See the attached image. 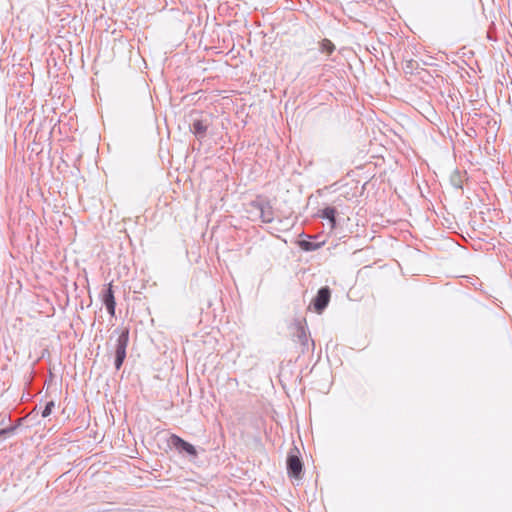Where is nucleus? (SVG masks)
<instances>
[{"label": "nucleus", "instance_id": "4", "mask_svg": "<svg viewBox=\"0 0 512 512\" xmlns=\"http://www.w3.org/2000/svg\"><path fill=\"white\" fill-rule=\"evenodd\" d=\"M331 297V291L328 287H322L312 301L316 312L321 313L328 305Z\"/></svg>", "mask_w": 512, "mask_h": 512}, {"label": "nucleus", "instance_id": "12", "mask_svg": "<svg viewBox=\"0 0 512 512\" xmlns=\"http://www.w3.org/2000/svg\"><path fill=\"white\" fill-rule=\"evenodd\" d=\"M15 429H16L15 426H10L7 428L0 429V440H4V439L8 438L9 436H11L14 433Z\"/></svg>", "mask_w": 512, "mask_h": 512}, {"label": "nucleus", "instance_id": "6", "mask_svg": "<svg viewBox=\"0 0 512 512\" xmlns=\"http://www.w3.org/2000/svg\"><path fill=\"white\" fill-rule=\"evenodd\" d=\"M303 469V464L297 455L289 454L287 458V471L290 477L295 479L300 478Z\"/></svg>", "mask_w": 512, "mask_h": 512}, {"label": "nucleus", "instance_id": "7", "mask_svg": "<svg viewBox=\"0 0 512 512\" xmlns=\"http://www.w3.org/2000/svg\"><path fill=\"white\" fill-rule=\"evenodd\" d=\"M336 214L337 211L334 207H325L319 213V216L323 219L328 220L330 229H334L336 227Z\"/></svg>", "mask_w": 512, "mask_h": 512}, {"label": "nucleus", "instance_id": "11", "mask_svg": "<svg viewBox=\"0 0 512 512\" xmlns=\"http://www.w3.org/2000/svg\"><path fill=\"white\" fill-rule=\"evenodd\" d=\"M335 50V45L328 39L322 40L320 44V51L327 54H332Z\"/></svg>", "mask_w": 512, "mask_h": 512}, {"label": "nucleus", "instance_id": "1", "mask_svg": "<svg viewBox=\"0 0 512 512\" xmlns=\"http://www.w3.org/2000/svg\"><path fill=\"white\" fill-rule=\"evenodd\" d=\"M129 343V329L125 328L118 334V338L115 346V368L118 370L121 368L125 358L126 349Z\"/></svg>", "mask_w": 512, "mask_h": 512}, {"label": "nucleus", "instance_id": "9", "mask_svg": "<svg viewBox=\"0 0 512 512\" xmlns=\"http://www.w3.org/2000/svg\"><path fill=\"white\" fill-rule=\"evenodd\" d=\"M323 243L324 242H314V241H311V240H301V241H299V246L304 251L310 252V251H315V250L319 249Z\"/></svg>", "mask_w": 512, "mask_h": 512}, {"label": "nucleus", "instance_id": "5", "mask_svg": "<svg viewBox=\"0 0 512 512\" xmlns=\"http://www.w3.org/2000/svg\"><path fill=\"white\" fill-rule=\"evenodd\" d=\"M210 124L211 121L208 118L194 119L190 125V130L198 140H203Z\"/></svg>", "mask_w": 512, "mask_h": 512}, {"label": "nucleus", "instance_id": "3", "mask_svg": "<svg viewBox=\"0 0 512 512\" xmlns=\"http://www.w3.org/2000/svg\"><path fill=\"white\" fill-rule=\"evenodd\" d=\"M168 443L173 448H175L179 453H186L191 457L197 456L196 448L176 434H172L170 436Z\"/></svg>", "mask_w": 512, "mask_h": 512}, {"label": "nucleus", "instance_id": "2", "mask_svg": "<svg viewBox=\"0 0 512 512\" xmlns=\"http://www.w3.org/2000/svg\"><path fill=\"white\" fill-rule=\"evenodd\" d=\"M251 206L255 209L262 222L271 223L273 221V209L268 201L257 199L251 202Z\"/></svg>", "mask_w": 512, "mask_h": 512}, {"label": "nucleus", "instance_id": "10", "mask_svg": "<svg viewBox=\"0 0 512 512\" xmlns=\"http://www.w3.org/2000/svg\"><path fill=\"white\" fill-rule=\"evenodd\" d=\"M102 302L104 305L116 303L111 283L108 285V287L102 293Z\"/></svg>", "mask_w": 512, "mask_h": 512}, {"label": "nucleus", "instance_id": "8", "mask_svg": "<svg viewBox=\"0 0 512 512\" xmlns=\"http://www.w3.org/2000/svg\"><path fill=\"white\" fill-rule=\"evenodd\" d=\"M296 336H297L298 341L300 342V344L303 346V348L308 349V347H309V334L307 332V328L303 324H301V323L297 324Z\"/></svg>", "mask_w": 512, "mask_h": 512}, {"label": "nucleus", "instance_id": "13", "mask_svg": "<svg viewBox=\"0 0 512 512\" xmlns=\"http://www.w3.org/2000/svg\"><path fill=\"white\" fill-rule=\"evenodd\" d=\"M54 407H55L54 401L47 402L42 413H41L42 417H44V418L48 417L52 413V410Z\"/></svg>", "mask_w": 512, "mask_h": 512}, {"label": "nucleus", "instance_id": "14", "mask_svg": "<svg viewBox=\"0 0 512 512\" xmlns=\"http://www.w3.org/2000/svg\"><path fill=\"white\" fill-rule=\"evenodd\" d=\"M105 307H106L108 313L110 314V316L114 317L115 316L116 303L115 304H106Z\"/></svg>", "mask_w": 512, "mask_h": 512}]
</instances>
